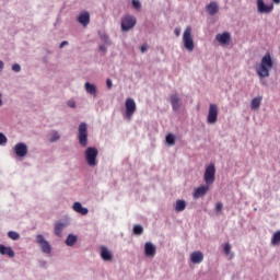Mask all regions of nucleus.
<instances>
[{
  "label": "nucleus",
  "mask_w": 280,
  "mask_h": 280,
  "mask_svg": "<svg viewBox=\"0 0 280 280\" xmlns=\"http://www.w3.org/2000/svg\"><path fill=\"white\" fill-rule=\"evenodd\" d=\"M272 67H275L272 55H270V52H266L260 59V65L256 66V73L259 78H270Z\"/></svg>",
  "instance_id": "obj_1"
},
{
  "label": "nucleus",
  "mask_w": 280,
  "mask_h": 280,
  "mask_svg": "<svg viewBox=\"0 0 280 280\" xmlns=\"http://www.w3.org/2000/svg\"><path fill=\"white\" fill-rule=\"evenodd\" d=\"M78 139L82 148L89 145V126L86 122H81L78 128Z\"/></svg>",
  "instance_id": "obj_2"
},
{
  "label": "nucleus",
  "mask_w": 280,
  "mask_h": 280,
  "mask_svg": "<svg viewBox=\"0 0 280 280\" xmlns=\"http://www.w3.org/2000/svg\"><path fill=\"white\" fill-rule=\"evenodd\" d=\"M97 154L100 153L95 147H89L85 150V161L90 167L97 165Z\"/></svg>",
  "instance_id": "obj_3"
},
{
  "label": "nucleus",
  "mask_w": 280,
  "mask_h": 280,
  "mask_svg": "<svg viewBox=\"0 0 280 280\" xmlns=\"http://www.w3.org/2000/svg\"><path fill=\"white\" fill-rule=\"evenodd\" d=\"M183 43L186 50L194 51L195 44L190 26H187L183 33Z\"/></svg>",
  "instance_id": "obj_4"
},
{
  "label": "nucleus",
  "mask_w": 280,
  "mask_h": 280,
  "mask_svg": "<svg viewBox=\"0 0 280 280\" xmlns=\"http://www.w3.org/2000/svg\"><path fill=\"white\" fill-rule=\"evenodd\" d=\"M135 113H137V103L133 98L128 97L125 101V118L130 121Z\"/></svg>",
  "instance_id": "obj_5"
},
{
  "label": "nucleus",
  "mask_w": 280,
  "mask_h": 280,
  "mask_svg": "<svg viewBox=\"0 0 280 280\" xmlns=\"http://www.w3.org/2000/svg\"><path fill=\"white\" fill-rule=\"evenodd\" d=\"M203 180L206 185H213L215 183V164L210 163L205 171Z\"/></svg>",
  "instance_id": "obj_6"
},
{
  "label": "nucleus",
  "mask_w": 280,
  "mask_h": 280,
  "mask_svg": "<svg viewBox=\"0 0 280 280\" xmlns=\"http://www.w3.org/2000/svg\"><path fill=\"white\" fill-rule=\"evenodd\" d=\"M120 25L122 32H130V30L137 25V18L133 15H125L121 18Z\"/></svg>",
  "instance_id": "obj_7"
},
{
  "label": "nucleus",
  "mask_w": 280,
  "mask_h": 280,
  "mask_svg": "<svg viewBox=\"0 0 280 280\" xmlns=\"http://www.w3.org/2000/svg\"><path fill=\"white\" fill-rule=\"evenodd\" d=\"M256 5L258 14H270L275 10L273 3L266 4L264 0H257Z\"/></svg>",
  "instance_id": "obj_8"
},
{
  "label": "nucleus",
  "mask_w": 280,
  "mask_h": 280,
  "mask_svg": "<svg viewBox=\"0 0 280 280\" xmlns=\"http://www.w3.org/2000/svg\"><path fill=\"white\" fill-rule=\"evenodd\" d=\"M36 243L42 248V252L46 253V255H49L51 253V245L49 244V242H47V240H45V236H43L42 234H38L36 236Z\"/></svg>",
  "instance_id": "obj_9"
},
{
  "label": "nucleus",
  "mask_w": 280,
  "mask_h": 280,
  "mask_svg": "<svg viewBox=\"0 0 280 280\" xmlns=\"http://www.w3.org/2000/svg\"><path fill=\"white\" fill-rule=\"evenodd\" d=\"M218 121V106L215 104L209 105L207 122L210 125L217 124Z\"/></svg>",
  "instance_id": "obj_10"
},
{
  "label": "nucleus",
  "mask_w": 280,
  "mask_h": 280,
  "mask_svg": "<svg viewBox=\"0 0 280 280\" xmlns=\"http://www.w3.org/2000/svg\"><path fill=\"white\" fill-rule=\"evenodd\" d=\"M171 106L174 113H178L180 108L183 107V100L178 97L177 93H173L171 95Z\"/></svg>",
  "instance_id": "obj_11"
},
{
  "label": "nucleus",
  "mask_w": 280,
  "mask_h": 280,
  "mask_svg": "<svg viewBox=\"0 0 280 280\" xmlns=\"http://www.w3.org/2000/svg\"><path fill=\"white\" fill-rule=\"evenodd\" d=\"M144 256L151 259L156 257V245L152 242H147L144 244Z\"/></svg>",
  "instance_id": "obj_12"
},
{
  "label": "nucleus",
  "mask_w": 280,
  "mask_h": 280,
  "mask_svg": "<svg viewBox=\"0 0 280 280\" xmlns=\"http://www.w3.org/2000/svg\"><path fill=\"white\" fill-rule=\"evenodd\" d=\"M215 40H218L220 45H231V33H219L215 35Z\"/></svg>",
  "instance_id": "obj_13"
},
{
  "label": "nucleus",
  "mask_w": 280,
  "mask_h": 280,
  "mask_svg": "<svg viewBox=\"0 0 280 280\" xmlns=\"http://www.w3.org/2000/svg\"><path fill=\"white\" fill-rule=\"evenodd\" d=\"M209 187L210 185H202L199 186L197 189H195L192 197L195 198V200H198V198H202V196H207V194L209 192Z\"/></svg>",
  "instance_id": "obj_14"
},
{
  "label": "nucleus",
  "mask_w": 280,
  "mask_h": 280,
  "mask_svg": "<svg viewBox=\"0 0 280 280\" xmlns=\"http://www.w3.org/2000/svg\"><path fill=\"white\" fill-rule=\"evenodd\" d=\"M78 23L83 27H86L91 23V14L86 11H83L78 16Z\"/></svg>",
  "instance_id": "obj_15"
},
{
  "label": "nucleus",
  "mask_w": 280,
  "mask_h": 280,
  "mask_svg": "<svg viewBox=\"0 0 280 280\" xmlns=\"http://www.w3.org/2000/svg\"><path fill=\"white\" fill-rule=\"evenodd\" d=\"M14 152L16 156H27V144L19 142L14 147Z\"/></svg>",
  "instance_id": "obj_16"
},
{
  "label": "nucleus",
  "mask_w": 280,
  "mask_h": 280,
  "mask_svg": "<svg viewBox=\"0 0 280 280\" xmlns=\"http://www.w3.org/2000/svg\"><path fill=\"white\" fill-rule=\"evenodd\" d=\"M191 264H202L205 261V254L200 250H195L190 254Z\"/></svg>",
  "instance_id": "obj_17"
},
{
  "label": "nucleus",
  "mask_w": 280,
  "mask_h": 280,
  "mask_svg": "<svg viewBox=\"0 0 280 280\" xmlns=\"http://www.w3.org/2000/svg\"><path fill=\"white\" fill-rule=\"evenodd\" d=\"M206 12H208V14H210V16H215V14H218V12H220V7L218 5V2H210L206 7Z\"/></svg>",
  "instance_id": "obj_18"
},
{
  "label": "nucleus",
  "mask_w": 280,
  "mask_h": 280,
  "mask_svg": "<svg viewBox=\"0 0 280 280\" xmlns=\"http://www.w3.org/2000/svg\"><path fill=\"white\" fill-rule=\"evenodd\" d=\"M72 209L73 211H75V213H80V215H86L89 213V209L82 207V203L80 201H75L72 205Z\"/></svg>",
  "instance_id": "obj_19"
},
{
  "label": "nucleus",
  "mask_w": 280,
  "mask_h": 280,
  "mask_svg": "<svg viewBox=\"0 0 280 280\" xmlns=\"http://www.w3.org/2000/svg\"><path fill=\"white\" fill-rule=\"evenodd\" d=\"M185 209H187V201L183 199H177L175 202V211L176 213L183 212Z\"/></svg>",
  "instance_id": "obj_20"
},
{
  "label": "nucleus",
  "mask_w": 280,
  "mask_h": 280,
  "mask_svg": "<svg viewBox=\"0 0 280 280\" xmlns=\"http://www.w3.org/2000/svg\"><path fill=\"white\" fill-rule=\"evenodd\" d=\"M85 91L86 93H89L90 95H93V97H97V88L95 86V84H91L90 82H85Z\"/></svg>",
  "instance_id": "obj_21"
},
{
  "label": "nucleus",
  "mask_w": 280,
  "mask_h": 280,
  "mask_svg": "<svg viewBox=\"0 0 280 280\" xmlns=\"http://www.w3.org/2000/svg\"><path fill=\"white\" fill-rule=\"evenodd\" d=\"M261 106V96L254 97L250 102L252 110H259Z\"/></svg>",
  "instance_id": "obj_22"
},
{
  "label": "nucleus",
  "mask_w": 280,
  "mask_h": 280,
  "mask_svg": "<svg viewBox=\"0 0 280 280\" xmlns=\"http://www.w3.org/2000/svg\"><path fill=\"white\" fill-rule=\"evenodd\" d=\"M0 255H8L10 258L14 257V250L12 247H5L4 245H0Z\"/></svg>",
  "instance_id": "obj_23"
},
{
  "label": "nucleus",
  "mask_w": 280,
  "mask_h": 280,
  "mask_svg": "<svg viewBox=\"0 0 280 280\" xmlns=\"http://www.w3.org/2000/svg\"><path fill=\"white\" fill-rule=\"evenodd\" d=\"M66 226H67V224H65V223H56L55 235H57V237H62V231H65Z\"/></svg>",
  "instance_id": "obj_24"
},
{
  "label": "nucleus",
  "mask_w": 280,
  "mask_h": 280,
  "mask_svg": "<svg viewBox=\"0 0 280 280\" xmlns=\"http://www.w3.org/2000/svg\"><path fill=\"white\" fill-rule=\"evenodd\" d=\"M77 242H78V236L73 234L68 235V237L66 238L67 246H73Z\"/></svg>",
  "instance_id": "obj_25"
},
{
  "label": "nucleus",
  "mask_w": 280,
  "mask_h": 280,
  "mask_svg": "<svg viewBox=\"0 0 280 280\" xmlns=\"http://www.w3.org/2000/svg\"><path fill=\"white\" fill-rule=\"evenodd\" d=\"M223 250L225 255L230 257V259H233L234 255H233V252H231V243H225Z\"/></svg>",
  "instance_id": "obj_26"
},
{
  "label": "nucleus",
  "mask_w": 280,
  "mask_h": 280,
  "mask_svg": "<svg viewBox=\"0 0 280 280\" xmlns=\"http://www.w3.org/2000/svg\"><path fill=\"white\" fill-rule=\"evenodd\" d=\"M271 244H273V246H277L280 244V230L275 232V234L271 238Z\"/></svg>",
  "instance_id": "obj_27"
},
{
  "label": "nucleus",
  "mask_w": 280,
  "mask_h": 280,
  "mask_svg": "<svg viewBox=\"0 0 280 280\" xmlns=\"http://www.w3.org/2000/svg\"><path fill=\"white\" fill-rule=\"evenodd\" d=\"M166 143L168 145H175L176 144V136L172 135V133H168L166 136Z\"/></svg>",
  "instance_id": "obj_28"
},
{
  "label": "nucleus",
  "mask_w": 280,
  "mask_h": 280,
  "mask_svg": "<svg viewBox=\"0 0 280 280\" xmlns=\"http://www.w3.org/2000/svg\"><path fill=\"white\" fill-rule=\"evenodd\" d=\"M56 141H60V133H58V131H52L49 142L50 143H56Z\"/></svg>",
  "instance_id": "obj_29"
},
{
  "label": "nucleus",
  "mask_w": 280,
  "mask_h": 280,
  "mask_svg": "<svg viewBox=\"0 0 280 280\" xmlns=\"http://www.w3.org/2000/svg\"><path fill=\"white\" fill-rule=\"evenodd\" d=\"M133 235H143V225H133Z\"/></svg>",
  "instance_id": "obj_30"
},
{
  "label": "nucleus",
  "mask_w": 280,
  "mask_h": 280,
  "mask_svg": "<svg viewBox=\"0 0 280 280\" xmlns=\"http://www.w3.org/2000/svg\"><path fill=\"white\" fill-rule=\"evenodd\" d=\"M8 237H10V240L16 241L21 238V235L18 232L10 231L8 232Z\"/></svg>",
  "instance_id": "obj_31"
},
{
  "label": "nucleus",
  "mask_w": 280,
  "mask_h": 280,
  "mask_svg": "<svg viewBox=\"0 0 280 280\" xmlns=\"http://www.w3.org/2000/svg\"><path fill=\"white\" fill-rule=\"evenodd\" d=\"M4 143H8V138L5 137V135L0 132V145H3Z\"/></svg>",
  "instance_id": "obj_32"
},
{
  "label": "nucleus",
  "mask_w": 280,
  "mask_h": 280,
  "mask_svg": "<svg viewBox=\"0 0 280 280\" xmlns=\"http://www.w3.org/2000/svg\"><path fill=\"white\" fill-rule=\"evenodd\" d=\"M12 71H14L15 73H19L21 71V65L14 63L12 66Z\"/></svg>",
  "instance_id": "obj_33"
},
{
  "label": "nucleus",
  "mask_w": 280,
  "mask_h": 280,
  "mask_svg": "<svg viewBox=\"0 0 280 280\" xmlns=\"http://www.w3.org/2000/svg\"><path fill=\"white\" fill-rule=\"evenodd\" d=\"M132 5L136 8V10H140L141 2L139 0H132Z\"/></svg>",
  "instance_id": "obj_34"
},
{
  "label": "nucleus",
  "mask_w": 280,
  "mask_h": 280,
  "mask_svg": "<svg viewBox=\"0 0 280 280\" xmlns=\"http://www.w3.org/2000/svg\"><path fill=\"white\" fill-rule=\"evenodd\" d=\"M101 257L104 261H106V246H102Z\"/></svg>",
  "instance_id": "obj_35"
},
{
  "label": "nucleus",
  "mask_w": 280,
  "mask_h": 280,
  "mask_svg": "<svg viewBox=\"0 0 280 280\" xmlns=\"http://www.w3.org/2000/svg\"><path fill=\"white\" fill-rule=\"evenodd\" d=\"M113 260V253L110 250L106 249V261H112Z\"/></svg>",
  "instance_id": "obj_36"
},
{
  "label": "nucleus",
  "mask_w": 280,
  "mask_h": 280,
  "mask_svg": "<svg viewBox=\"0 0 280 280\" xmlns=\"http://www.w3.org/2000/svg\"><path fill=\"white\" fill-rule=\"evenodd\" d=\"M140 51L141 54H145L148 51V45L147 44H143L141 47H140Z\"/></svg>",
  "instance_id": "obj_37"
},
{
  "label": "nucleus",
  "mask_w": 280,
  "mask_h": 280,
  "mask_svg": "<svg viewBox=\"0 0 280 280\" xmlns=\"http://www.w3.org/2000/svg\"><path fill=\"white\" fill-rule=\"evenodd\" d=\"M106 86L107 89H113V81L110 79L106 80Z\"/></svg>",
  "instance_id": "obj_38"
},
{
  "label": "nucleus",
  "mask_w": 280,
  "mask_h": 280,
  "mask_svg": "<svg viewBox=\"0 0 280 280\" xmlns=\"http://www.w3.org/2000/svg\"><path fill=\"white\" fill-rule=\"evenodd\" d=\"M222 207H223L222 202H218L215 206V211L218 212L222 211Z\"/></svg>",
  "instance_id": "obj_39"
},
{
  "label": "nucleus",
  "mask_w": 280,
  "mask_h": 280,
  "mask_svg": "<svg viewBox=\"0 0 280 280\" xmlns=\"http://www.w3.org/2000/svg\"><path fill=\"white\" fill-rule=\"evenodd\" d=\"M68 106H69L70 108H75V102H74V101H69V102H68Z\"/></svg>",
  "instance_id": "obj_40"
},
{
  "label": "nucleus",
  "mask_w": 280,
  "mask_h": 280,
  "mask_svg": "<svg viewBox=\"0 0 280 280\" xmlns=\"http://www.w3.org/2000/svg\"><path fill=\"white\" fill-rule=\"evenodd\" d=\"M65 45H69V42L63 40V42L59 45V48L62 49V47H65Z\"/></svg>",
  "instance_id": "obj_41"
},
{
  "label": "nucleus",
  "mask_w": 280,
  "mask_h": 280,
  "mask_svg": "<svg viewBox=\"0 0 280 280\" xmlns=\"http://www.w3.org/2000/svg\"><path fill=\"white\" fill-rule=\"evenodd\" d=\"M175 35H176V36H180V30L176 28V30H175Z\"/></svg>",
  "instance_id": "obj_42"
},
{
  "label": "nucleus",
  "mask_w": 280,
  "mask_h": 280,
  "mask_svg": "<svg viewBox=\"0 0 280 280\" xmlns=\"http://www.w3.org/2000/svg\"><path fill=\"white\" fill-rule=\"evenodd\" d=\"M272 3H275L276 5L280 4V0H272Z\"/></svg>",
  "instance_id": "obj_43"
},
{
  "label": "nucleus",
  "mask_w": 280,
  "mask_h": 280,
  "mask_svg": "<svg viewBox=\"0 0 280 280\" xmlns=\"http://www.w3.org/2000/svg\"><path fill=\"white\" fill-rule=\"evenodd\" d=\"M100 49H101V51H104V49H106V46L102 45V46H100Z\"/></svg>",
  "instance_id": "obj_44"
},
{
  "label": "nucleus",
  "mask_w": 280,
  "mask_h": 280,
  "mask_svg": "<svg viewBox=\"0 0 280 280\" xmlns=\"http://www.w3.org/2000/svg\"><path fill=\"white\" fill-rule=\"evenodd\" d=\"M3 67H4V63L2 60H0V69H3Z\"/></svg>",
  "instance_id": "obj_45"
},
{
  "label": "nucleus",
  "mask_w": 280,
  "mask_h": 280,
  "mask_svg": "<svg viewBox=\"0 0 280 280\" xmlns=\"http://www.w3.org/2000/svg\"><path fill=\"white\" fill-rule=\"evenodd\" d=\"M2 95L0 94V106H3V101L1 100Z\"/></svg>",
  "instance_id": "obj_46"
}]
</instances>
